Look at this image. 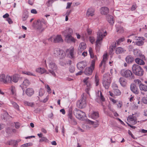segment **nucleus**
<instances>
[{
    "instance_id": "nucleus-1",
    "label": "nucleus",
    "mask_w": 147,
    "mask_h": 147,
    "mask_svg": "<svg viewBox=\"0 0 147 147\" xmlns=\"http://www.w3.org/2000/svg\"><path fill=\"white\" fill-rule=\"evenodd\" d=\"M45 63L46 65L47 63L48 64L49 73H50L53 76L55 77L56 75L55 71L57 68L56 64L52 61H49L48 59L45 60Z\"/></svg>"
},
{
    "instance_id": "nucleus-2",
    "label": "nucleus",
    "mask_w": 147,
    "mask_h": 147,
    "mask_svg": "<svg viewBox=\"0 0 147 147\" xmlns=\"http://www.w3.org/2000/svg\"><path fill=\"white\" fill-rule=\"evenodd\" d=\"M46 24V22L44 20H38L37 21L36 25L34 26V23L32 26L34 27L38 31L41 32L45 29V26Z\"/></svg>"
},
{
    "instance_id": "nucleus-3",
    "label": "nucleus",
    "mask_w": 147,
    "mask_h": 147,
    "mask_svg": "<svg viewBox=\"0 0 147 147\" xmlns=\"http://www.w3.org/2000/svg\"><path fill=\"white\" fill-rule=\"evenodd\" d=\"M107 35L106 31H104L103 29L99 30L97 33V39L96 42L97 47L100 45L104 37Z\"/></svg>"
},
{
    "instance_id": "nucleus-4",
    "label": "nucleus",
    "mask_w": 147,
    "mask_h": 147,
    "mask_svg": "<svg viewBox=\"0 0 147 147\" xmlns=\"http://www.w3.org/2000/svg\"><path fill=\"white\" fill-rule=\"evenodd\" d=\"M121 75L129 79H134V75L131 71L129 69H122L120 71Z\"/></svg>"
},
{
    "instance_id": "nucleus-5",
    "label": "nucleus",
    "mask_w": 147,
    "mask_h": 147,
    "mask_svg": "<svg viewBox=\"0 0 147 147\" xmlns=\"http://www.w3.org/2000/svg\"><path fill=\"white\" fill-rule=\"evenodd\" d=\"M132 70L133 73L136 75L142 76L143 74V70L139 66L134 64L132 67Z\"/></svg>"
},
{
    "instance_id": "nucleus-6",
    "label": "nucleus",
    "mask_w": 147,
    "mask_h": 147,
    "mask_svg": "<svg viewBox=\"0 0 147 147\" xmlns=\"http://www.w3.org/2000/svg\"><path fill=\"white\" fill-rule=\"evenodd\" d=\"M82 96L81 98L77 102V107L80 109L84 108L86 105V97L84 94L82 95Z\"/></svg>"
},
{
    "instance_id": "nucleus-7",
    "label": "nucleus",
    "mask_w": 147,
    "mask_h": 147,
    "mask_svg": "<svg viewBox=\"0 0 147 147\" xmlns=\"http://www.w3.org/2000/svg\"><path fill=\"white\" fill-rule=\"evenodd\" d=\"M73 113L77 118L82 121L85 119L86 115L85 113L82 111H75Z\"/></svg>"
},
{
    "instance_id": "nucleus-8",
    "label": "nucleus",
    "mask_w": 147,
    "mask_h": 147,
    "mask_svg": "<svg viewBox=\"0 0 147 147\" xmlns=\"http://www.w3.org/2000/svg\"><path fill=\"white\" fill-rule=\"evenodd\" d=\"M49 40L51 41H53L54 42H63V40L61 36L60 35H58L56 36H53L49 38Z\"/></svg>"
},
{
    "instance_id": "nucleus-9",
    "label": "nucleus",
    "mask_w": 147,
    "mask_h": 147,
    "mask_svg": "<svg viewBox=\"0 0 147 147\" xmlns=\"http://www.w3.org/2000/svg\"><path fill=\"white\" fill-rule=\"evenodd\" d=\"M94 61H93L92 62H91L90 66L86 69L84 71V73L86 75H89L92 74L95 65H94Z\"/></svg>"
},
{
    "instance_id": "nucleus-10",
    "label": "nucleus",
    "mask_w": 147,
    "mask_h": 147,
    "mask_svg": "<svg viewBox=\"0 0 147 147\" xmlns=\"http://www.w3.org/2000/svg\"><path fill=\"white\" fill-rule=\"evenodd\" d=\"M88 78H89L88 77L86 78H84L83 81L84 84L86 85L87 88L86 89V91L88 94H89L88 92L90 90L91 88V84L90 82H89L88 80Z\"/></svg>"
},
{
    "instance_id": "nucleus-11",
    "label": "nucleus",
    "mask_w": 147,
    "mask_h": 147,
    "mask_svg": "<svg viewBox=\"0 0 147 147\" xmlns=\"http://www.w3.org/2000/svg\"><path fill=\"white\" fill-rule=\"evenodd\" d=\"M86 65L87 63L84 61L79 62L77 65L78 68L81 70H83Z\"/></svg>"
},
{
    "instance_id": "nucleus-12",
    "label": "nucleus",
    "mask_w": 147,
    "mask_h": 147,
    "mask_svg": "<svg viewBox=\"0 0 147 147\" xmlns=\"http://www.w3.org/2000/svg\"><path fill=\"white\" fill-rule=\"evenodd\" d=\"M133 53L134 55L137 57H140L143 59H145V57L144 55H142L140 50L137 49H134Z\"/></svg>"
},
{
    "instance_id": "nucleus-13",
    "label": "nucleus",
    "mask_w": 147,
    "mask_h": 147,
    "mask_svg": "<svg viewBox=\"0 0 147 147\" xmlns=\"http://www.w3.org/2000/svg\"><path fill=\"white\" fill-rule=\"evenodd\" d=\"M103 84L105 89H108L110 86L109 80H108L105 77H104L103 80Z\"/></svg>"
},
{
    "instance_id": "nucleus-14",
    "label": "nucleus",
    "mask_w": 147,
    "mask_h": 147,
    "mask_svg": "<svg viewBox=\"0 0 147 147\" xmlns=\"http://www.w3.org/2000/svg\"><path fill=\"white\" fill-rule=\"evenodd\" d=\"M86 45L85 43L82 42L80 43L78 48V53L79 52L81 53L83 50L86 49Z\"/></svg>"
},
{
    "instance_id": "nucleus-15",
    "label": "nucleus",
    "mask_w": 147,
    "mask_h": 147,
    "mask_svg": "<svg viewBox=\"0 0 147 147\" xmlns=\"http://www.w3.org/2000/svg\"><path fill=\"white\" fill-rule=\"evenodd\" d=\"M130 89L131 90L136 94H138L139 93V90L136 86L134 84H131L130 85Z\"/></svg>"
},
{
    "instance_id": "nucleus-16",
    "label": "nucleus",
    "mask_w": 147,
    "mask_h": 147,
    "mask_svg": "<svg viewBox=\"0 0 147 147\" xmlns=\"http://www.w3.org/2000/svg\"><path fill=\"white\" fill-rule=\"evenodd\" d=\"M100 11L101 14L105 15L109 13V9L107 7H102L100 9Z\"/></svg>"
},
{
    "instance_id": "nucleus-17",
    "label": "nucleus",
    "mask_w": 147,
    "mask_h": 147,
    "mask_svg": "<svg viewBox=\"0 0 147 147\" xmlns=\"http://www.w3.org/2000/svg\"><path fill=\"white\" fill-rule=\"evenodd\" d=\"M108 58V55L107 54V53L104 54L103 55L102 60L99 65L100 67L102 66V65H105L107 60Z\"/></svg>"
},
{
    "instance_id": "nucleus-18",
    "label": "nucleus",
    "mask_w": 147,
    "mask_h": 147,
    "mask_svg": "<svg viewBox=\"0 0 147 147\" xmlns=\"http://www.w3.org/2000/svg\"><path fill=\"white\" fill-rule=\"evenodd\" d=\"M73 33V30L72 29L68 28L66 29L65 30L62 32V34L65 37L66 35H71Z\"/></svg>"
},
{
    "instance_id": "nucleus-19",
    "label": "nucleus",
    "mask_w": 147,
    "mask_h": 147,
    "mask_svg": "<svg viewBox=\"0 0 147 147\" xmlns=\"http://www.w3.org/2000/svg\"><path fill=\"white\" fill-rule=\"evenodd\" d=\"M36 71L40 74H42L45 72H46V74H49V72H47L45 68L42 67H38L36 69Z\"/></svg>"
},
{
    "instance_id": "nucleus-20",
    "label": "nucleus",
    "mask_w": 147,
    "mask_h": 147,
    "mask_svg": "<svg viewBox=\"0 0 147 147\" xmlns=\"http://www.w3.org/2000/svg\"><path fill=\"white\" fill-rule=\"evenodd\" d=\"M128 37L136 40H145L144 38L143 37L137 36L133 34L129 36Z\"/></svg>"
},
{
    "instance_id": "nucleus-21",
    "label": "nucleus",
    "mask_w": 147,
    "mask_h": 147,
    "mask_svg": "<svg viewBox=\"0 0 147 147\" xmlns=\"http://www.w3.org/2000/svg\"><path fill=\"white\" fill-rule=\"evenodd\" d=\"M62 50L58 48L53 49L52 51V53L56 57H57L58 55H59V53H60L61 51Z\"/></svg>"
},
{
    "instance_id": "nucleus-22",
    "label": "nucleus",
    "mask_w": 147,
    "mask_h": 147,
    "mask_svg": "<svg viewBox=\"0 0 147 147\" xmlns=\"http://www.w3.org/2000/svg\"><path fill=\"white\" fill-rule=\"evenodd\" d=\"M65 39L67 40V42H75L76 39H74L71 35H68L65 36Z\"/></svg>"
},
{
    "instance_id": "nucleus-23",
    "label": "nucleus",
    "mask_w": 147,
    "mask_h": 147,
    "mask_svg": "<svg viewBox=\"0 0 147 147\" xmlns=\"http://www.w3.org/2000/svg\"><path fill=\"white\" fill-rule=\"evenodd\" d=\"M126 51V50L121 47H117L116 49L115 52L116 54H119L124 53Z\"/></svg>"
},
{
    "instance_id": "nucleus-24",
    "label": "nucleus",
    "mask_w": 147,
    "mask_h": 147,
    "mask_svg": "<svg viewBox=\"0 0 147 147\" xmlns=\"http://www.w3.org/2000/svg\"><path fill=\"white\" fill-rule=\"evenodd\" d=\"M26 92L28 96H31L34 94V91L32 88H28L26 89Z\"/></svg>"
},
{
    "instance_id": "nucleus-25",
    "label": "nucleus",
    "mask_w": 147,
    "mask_h": 147,
    "mask_svg": "<svg viewBox=\"0 0 147 147\" xmlns=\"http://www.w3.org/2000/svg\"><path fill=\"white\" fill-rule=\"evenodd\" d=\"M30 84L29 80L27 79H26L23 81V83L21 85L22 87L23 88H25L26 86H29Z\"/></svg>"
},
{
    "instance_id": "nucleus-26",
    "label": "nucleus",
    "mask_w": 147,
    "mask_h": 147,
    "mask_svg": "<svg viewBox=\"0 0 147 147\" xmlns=\"http://www.w3.org/2000/svg\"><path fill=\"white\" fill-rule=\"evenodd\" d=\"M119 82L121 85L123 87H125L127 84L125 79L123 77H121L119 79Z\"/></svg>"
},
{
    "instance_id": "nucleus-27",
    "label": "nucleus",
    "mask_w": 147,
    "mask_h": 147,
    "mask_svg": "<svg viewBox=\"0 0 147 147\" xmlns=\"http://www.w3.org/2000/svg\"><path fill=\"white\" fill-rule=\"evenodd\" d=\"M20 77V76L18 74L13 75L12 76V82L15 83L17 82Z\"/></svg>"
},
{
    "instance_id": "nucleus-28",
    "label": "nucleus",
    "mask_w": 147,
    "mask_h": 147,
    "mask_svg": "<svg viewBox=\"0 0 147 147\" xmlns=\"http://www.w3.org/2000/svg\"><path fill=\"white\" fill-rule=\"evenodd\" d=\"M93 111L92 113L90 115L91 118L94 119L98 118L99 117L98 113L95 111Z\"/></svg>"
},
{
    "instance_id": "nucleus-29",
    "label": "nucleus",
    "mask_w": 147,
    "mask_h": 147,
    "mask_svg": "<svg viewBox=\"0 0 147 147\" xmlns=\"http://www.w3.org/2000/svg\"><path fill=\"white\" fill-rule=\"evenodd\" d=\"M9 90L11 94L14 96H16V87L13 86H11L9 88Z\"/></svg>"
},
{
    "instance_id": "nucleus-30",
    "label": "nucleus",
    "mask_w": 147,
    "mask_h": 147,
    "mask_svg": "<svg viewBox=\"0 0 147 147\" xmlns=\"http://www.w3.org/2000/svg\"><path fill=\"white\" fill-rule=\"evenodd\" d=\"M66 51L69 54L71 58L74 57V48L73 47H72L67 50Z\"/></svg>"
},
{
    "instance_id": "nucleus-31",
    "label": "nucleus",
    "mask_w": 147,
    "mask_h": 147,
    "mask_svg": "<svg viewBox=\"0 0 147 147\" xmlns=\"http://www.w3.org/2000/svg\"><path fill=\"white\" fill-rule=\"evenodd\" d=\"M134 58L130 55L127 56L125 58L126 62L128 63H132L134 60Z\"/></svg>"
},
{
    "instance_id": "nucleus-32",
    "label": "nucleus",
    "mask_w": 147,
    "mask_h": 147,
    "mask_svg": "<svg viewBox=\"0 0 147 147\" xmlns=\"http://www.w3.org/2000/svg\"><path fill=\"white\" fill-rule=\"evenodd\" d=\"M94 11L92 8L88 9L86 13V15L88 16H92L94 15Z\"/></svg>"
},
{
    "instance_id": "nucleus-33",
    "label": "nucleus",
    "mask_w": 147,
    "mask_h": 147,
    "mask_svg": "<svg viewBox=\"0 0 147 147\" xmlns=\"http://www.w3.org/2000/svg\"><path fill=\"white\" fill-rule=\"evenodd\" d=\"M39 142L40 143L44 142L45 143H49V141L46 137L43 136L39 139Z\"/></svg>"
},
{
    "instance_id": "nucleus-34",
    "label": "nucleus",
    "mask_w": 147,
    "mask_h": 147,
    "mask_svg": "<svg viewBox=\"0 0 147 147\" xmlns=\"http://www.w3.org/2000/svg\"><path fill=\"white\" fill-rule=\"evenodd\" d=\"M59 55H58L57 57L59 58L60 59H62L64 58L66 56L65 53L64 51L63 50L61 51L60 53H59Z\"/></svg>"
},
{
    "instance_id": "nucleus-35",
    "label": "nucleus",
    "mask_w": 147,
    "mask_h": 147,
    "mask_svg": "<svg viewBox=\"0 0 147 147\" xmlns=\"http://www.w3.org/2000/svg\"><path fill=\"white\" fill-rule=\"evenodd\" d=\"M140 89L141 90L147 91V86L143 84H140L139 86Z\"/></svg>"
},
{
    "instance_id": "nucleus-36",
    "label": "nucleus",
    "mask_w": 147,
    "mask_h": 147,
    "mask_svg": "<svg viewBox=\"0 0 147 147\" xmlns=\"http://www.w3.org/2000/svg\"><path fill=\"white\" fill-rule=\"evenodd\" d=\"M22 73L25 74L29 76H36V75L32 72L29 71H22Z\"/></svg>"
},
{
    "instance_id": "nucleus-37",
    "label": "nucleus",
    "mask_w": 147,
    "mask_h": 147,
    "mask_svg": "<svg viewBox=\"0 0 147 147\" xmlns=\"http://www.w3.org/2000/svg\"><path fill=\"white\" fill-rule=\"evenodd\" d=\"M12 76L7 75L5 78V83H10L12 82Z\"/></svg>"
},
{
    "instance_id": "nucleus-38",
    "label": "nucleus",
    "mask_w": 147,
    "mask_h": 147,
    "mask_svg": "<svg viewBox=\"0 0 147 147\" xmlns=\"http://www.w3.org/2000/svg\"><path fill=\"white\" fill-rule=\"evenodd\" d=\"M96 95L98 97H99L101 100L102 101H104L105 100V98L104 96H103L102 92L99 91H98Z\"/></svg>"
},
{
    "instance_id": "nucleus-39",
    "label": "nucleus",
    "mask_w": 147,
    "mask_h": 147,
    "mask_svg": "<svg viewBox=\"0 0 147 147\" xmlns=\"http://www.w3.org/2000/svg\"><path fill=\"white\" fill-rule=\"evenodd\" d=\"M135 61L136 63L140 65H144L145 64L144 61L139 58L136 59Z\"/></svg>"
},
{
    "instance_id": "nucleus-40",
    "label": "nucleus",
    "mask_w": 147,
    "mask_h": 147,
    "mask_svg": "<svg viewBox=\"0 0 147 147\" xmlns=\"http://www.w3.org/2000/svg\"><path fill=\"white\" fill-rule=\"evenodd\" d=\"M113 91L114 94L116 96H119L121 94V91L118 89H114Z\"/></svg>"
},
{
    "instance_id": "nucleus-41",
    "label": "nucleus",
    "mask_w": 147,
    "mask_h": 147,
    "mask_svg": "<svg viewBox=\"0 0 147 147\" xmlns=\"http://www.w3.org/2000/svg\"><path fill=\"white\" fill-rule=\"evenodd\" d=\"M117 32L119 33H122L123 32V29L122 27L119 26L116 28Z\"/></svg>"
},
{
    "instance_id": "nucleus-42",
    "label": "nucleus",
    "mask_w": 147,
    "mask_h": 147,
    "mask_svg": "<svg viewBox=\"0 0 147 147\" xmlns=\"http://www.w3.org/2000/svg\"><path fill=\"white\" fill-rule=\"evenodd\" d=\"M6 76L5 74H2L0 75V81L3 82L4 83L5 80Z\"/></svg>"
},
{
    "instance_id": "nucleus-43",
    "label": "nucleus",
    "mask_w": 147,
    "mask_h": 147,
    "mask_svg": "<svg viewBox=\"0 0 147 147\" xmlns=\"http://www.w3.org/2000/svg\"><path fill=\"white\" fill-rule=\"evenodd\" d=\"M5 112L3 115V118L4 120L7 119L8 116H9L8 113L6 112V111H5Z\"/></svg>"
},
{
    "instance_id": "nucleus-44",
    "label": "nucleus",
    "mask_w": 147,
    "mask_h": 147,
    "mask_svg": "<svg viewBox=\"0 0 147 147\" xmlns=\"http://www.w3.org/2000/svg\"><path fill=\"white\" fill-rule=\"evenodd\" d=\"M32 145L33 144L32 143H28L22 145L21 147H28L32 146Z\"/></svg>"
},
{
    "instance_id": "nucleus-45",
    "label": "nucleus",
    "mask_w": 147,
    "mask_h": 147,
    "mask_svg": "<svg viewBox=\"0 0 147 147\" xmlns=\"http://www.w3.org/2000/svg\"><path fill=\"white\" fill-rule=\"evenodd\" d=\"M12 131V129L9 127H7L5 129V131L8 134H10Z\"/></svg>"
},
{
    "instance_id": "nucleus-46",
    "label": "nucleus",
    "mask_w": 147,
    "mask_h": 147,
    "mask_svg": "<svg viewBox=\"0 0 147 147\" xmlns=\"http://www.w3.org/2000/svg\"><path fill=\"white\" fill-rule=\"evenodd\" d=\"M45 87L47 89V92L49 94L51 93V90L49 85L48 84H45Z\"/></svg>"
},
{
    "instance_id": "nucleus-47",
    "label": "nucleus",
    "mask_w": 147,
    "mask_h": 147,
    "mask_svg": "<svg viewBox=\"0 0 147 147\" xmlns=\"http://www.w3.org/2000/svg\"><path fill=\"white\" fill-rule=\"evenodd\" d=\"M99 121L98 120H96L95 121H94V123L92 124V125L94 127L96 128L99 125Z\"/></svg>"
},
{
    "instance_id": "nucleus-48",
    "label": "nucleus",
    "mask_w": 147,
    "mask_h": 147,
    "mask_svg": "<svg viewBox=\"0 0 147 147\" xmlns=\"http://www.w3.org/2000/svg\"><path fill=\"white\" fill-rule=\"evenodd\" d=\"M90 57L91 58L93 59L92 61L91 62H92L93 61H94V65H95V61L97 60V57L96 56H95L94 54H91L90 55Z\"/></svg>"
},
{
    "instance_id": "nucleus-49",
    "label": "nucleus",
    "mask_w": 147,
    "mask_h": 147,
    "mask_svg": "<svg viewBox=\"0 0 147 147\" xmlns=\"http://www.w3.org/2000/svg\"><path fill=\"white\" fill-rule=\"evenodd\" d=\"M72 111H68V116L69 118L71 120L74 118L72 117Z\"/></svg>"
},
{
    "instance_id": "nucleus-50",
    "label": "nucleus",
    "mask_w": 147,
    "mask_h": 147,
    "mask_svg": "<svg viewBox=\"0 0 147 147\" xmlns=\"http://www.w3.org/2000/svg\"><path fill=\"white\" fill-rule=\"evenodd\" d=\"M125 40V38L124 37L121 38L118 40L117 41V44L119 45L122 42Z\"/></svg>"
},
{
    "instance_id": "nucleus-51",
    "label": "nucleus",
    "mask_w": 147,
    "mask_h": 147,
    "mask_svg": "<svg viewBox=\"0 0 147 147\" xmlns=\"http://www.w3.org/2000/svg\"><path fill=\"white\" fill-rule=\"evenodd\" d=\"M143 40H138L136 42V44L139 46H142L144 44V42Z\"/></svg>"
},
{
    "instance_id": "nucleus-52",
    "label": "nucleus",
    "mask_w": 147,
    "mask_h": 147,
    "mask_svg": "<svg viewBox=\"0 0 147 147\" xmlns=\"http://www.w3.org/2000/svg\"><path fill=\"white\" fill-rule=\"evenodd\" d=\"M28 17V14L27 13H26L24 14L22 17V20L23 21L26 20Z\"/></svg>"
},
{
    "instance_id": "nucleus-53",
    "label": "nucleus",
    "mask_w": 147,
    "mask_h": 147,
    "mask_svg": "<svg viewBox=\"0 0 147 147\" xmlns=\"http://www.w3.org/2000/svg\"><path fill=\"white\" fill-rule=\"evenodd\" d=\"M86 122L87 123L90 125H92L94 123V121H91L88 119H86Z\"/></svg>"
},
{
    "instance_id": "nucleus-54",
    "label": "nucleus",
    "mask_w": 147,
    "mask_h": 147,
    "mask_svg": "<svg viewBox=\"0 0 147 147\" xmlns=\"http://www.w3.org/2000/svg\"><path fill=\"white\" fill-rule=\"evenodd\" d=\"M24 104L25 105H28V106H30L32 107L34 105V104L32 102H29L27 101H25L24 102Z\"/></svg>"
},
{
    "instance_id": "nucleus-55",
    "label": "nucleus",
    "mask_w": 147,
    "mask_h": 147,
    "mask_svg": "<svg viewBox=\"0 0 147 147\" xmlns=\"http://www.w3.org/2000/svg\"><path fill=\"white\" fill-rule=\"evenodd\" d=\"M12 104L13 105L14 107L16 108V109L17 110L20 109L19 108L18 105L16 103L14 102H12Z\"/></svg>"
},
{
    "instance_id": "nucleus-56",
    "label": "nucleus",
    "mask_w": 147,
    "mask_h": 147,
    "mask_svg": "<svg viewBox=\"0 0 147 147\" xmlns=\"http://www.w3.org/2000/svg\"><path fill=\"white\" fill-rule=\"evenodd\" d=\"M95 81L96 82V86H97L98 85L99 79L97 76L96 75L95 76Z\"/></svg>"
},
{
    "instance_id": "nucleus-57",
    "label": "nucleus",
    "mask_w": 147,
    "mask_h": 147,
    "mask_svg": "<svg viewBox=\"0 0 147 147\" xmlns=\"http://www.w3.org/2000/svg\"><path fill=\"white\" fill-rule=\"evenodd\" d=\"M123 103L121 101H119L117 102V106L119 108H121L122 106Z\"/></svg>"
},
{
    "instance_id": "nucleus-58",
    "label": "nucleus",
    "mask_w": 147,
    "mask_h": 147,
    "mask_svg": "<svg viewBox=\"0 0 147 147\" xmlns=\"http://www.w3.org/2000/svg\"><path fill=\"white\" fill-rule=\"evenodd\" d=\"M112 87L113 89V90L114 89H116L118 88V86L115 83H114L112 84Z\"/></svg>"
},
{
    "instance_id": "nucleus-59",
    "label": "nucleus",
    "mask_w": 147,
    "mask_h": 147,
    "mask_svg": "<svg viewBox=\"0 0 147 147\" xmlns=\"http://www.w3.org/2000/svg\"><path fill=\"white\" fill-rule=\"evenodd\" d=\"M60 64L61 66H65L67 63L65 61H62L60 62Z\"/></svg>"
},
{
    "instance_id": "nucleus-60",
    "label": "nucleus",
    "mask_w": 147,
    "mask_h": 147,
    "mask_svg": "<svg viewBox=\"0 0 147 147\" xmlns=\"http://www.w3.org/2000/svg\"><path fill=\"white\" fill-rule=\"evenodd\" d=\"M71 124L74 125H76L77 124V122L76 120V119L74 118L71 120Z\"/></svg>"
},
{
    "instance_id": "nucleus-61",
    "label": "nucleus",
    "mask_w": 147,
    "mask_h": 147,
    "mask_svg": "<svg viewBox=\"0 0 147 147\" xmlns=\"http://www.w3.org/2000/svg\"><path fill=\"white\" fill-rule=\"evenodd\" d=\"M89 40L92 43H93L95 41V39L93 36H90L89 37Z\"/></svg>"
},
{
    "instance_id": "nucleus-62",
    "label": "nucleus",
    "mask_w": 147,
    "mask_h": 147,
    "mask_svg": "<svg viewBox=\"0 0 147 147\" xmlns=\"http://www.w3.org/2000/svg\"><path fill=\"white\" fill-rule=\"evenodd\" d=\"M14 140H11L8 141L7 142V144L9 145H12L14 142Z\"/></svg>"
},
{
    "instance_id": "nucleus-63",
    "label": "nucleus",
    "mask_w": 147,
    "mask_h": 147,
    "mask_svg": "<svg viewBox=\"0 0 147 147\" xmlns=\"http://www.w3.org/2000/svg\"><path fill=\"white\" fill-rule=\"evenodd\" d=\"M69 71L71 73H73L75 71V68L74 66H70L69 69Z\"/></svg>"
},
{
    "instance_id": "nucleus-64",
    "label": "nucleus",
    "mask_w": 147,
    "mask_h": 147,
    "mask_svg": "<svg viewBox=\"0 0 147 147\" xmlns=\"http://www.w3.org/2000/svg\"><path fill=\"white\" fill-rule=\"evenodd\" d=\"M142 101L143 103L145 104H147V98L143 97L142 99Z\"/></svg>"
}]
</instances>
